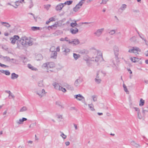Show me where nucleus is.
Instances as JSON below:
<instances>
[{
	"mask_svg": "<svg viewBox=\"0 0 148 148\" xmlns=\"http://www.w3.org/2000/svg\"><path fill=\"white\" fill-rule=\"evenodd\" d=\"M140 146L138 144H137V143H136V144H135L134 147H136V148H138L139 147H140Z\"/></svg>",
	"mask_w": 148,
	"mask_h": 148,
	"instance_id": "nucleus-58",
	"label": "nucleus"
},
{
	"mask_svg": "<svg viewBox=\"0 0 148 148\" xmlns=\"http://www.w3.org/2000/svg\"><path fill=\"white\" fill-rule=\"evenodd\" d=\"M53 85L54 86L56 90H59L60 87V86L58 83L55 82L53 84Z\"/></svg>",
	"mask_w": 148,
	"mask_h": 148,
	"instance_id": "nucleus-19",
	"label": "nucleus"
},
{
	"mask_svg": "<svg viewBox=\"0 0 148 148\" xmlns=\"http://www.w3.org/2000/svg\"><path fill=\"white\" fill-rule=\"evenodd\" d=\"M64 6V4L60 3L57 5L56 7V10L57 11H60Z\"/></svg>",
	"mask_w": 148,
	"mask_h": 148,
	"instance_id": "nucleus-11",
	"label": "nucleus"
},
{
	"mask_svg": "<svg viewBox=\"0 0 148 148\" xmlns=\"http://www.w3.org/2000/svg\"><path fill=\"white\" fill-rule=\"evenodd\" d=\"M19 38V37L17 35H15L10 38L11 43L13 44H14L16 41Z\"/></svg>",
	"mask_w": 148,
	"mask_h": 148,
	"instance_id": "nucleus-8",
	"label": "nucleus"
},
{
	"mask_svg": "<svg viewBox=\"0 0 148 148\" xmlns=\"http://www.w3.org/2000/svg\"><path fill=\"white\" fill-rule=\"evenodd\" d=\"M144 101L142 99H141L140 101L139 106H142L144 105Z\"/></svg>",
	"mask_w": 148,
	"mask_h": 148,
	"instance_id": "nucleus-36",
	"label": "nucleus"
},
{
	"mask_svg": "<svg viewBox=\"0 0 148 148\" xmlns=\"http://www.w3.org/2000/svg\"><path fill=\"white\" fill-rule=\"evenodd\" d=\"M27 110V108L25 106H23L21 108L19 112H20L26 111Z\"/></svg>",
	"mask_w": 148,
	"mask_h": 148,
	"instance_id": "nucleus-30",
	"label": "nucleus"
},
{
	"mask_svg": "<svg viewBox=\"0 0 148 148\" xmlns=\"http://www.w3.org/2000/svg\"><path fill=\"white\" fill-rule=\"evenodd\" d=\"M73 56L75 60H77L80 56L79 54H77L75 53H73Z\"/></svg>",
	"mask_w": 148,
	"mask_h": 148,
	"instance_id": "nucleus-31",
	"label": "nucleus"
},
{
	"mask_svg": "<svg viewBox=\"0 0 148 148\" xmlns=\"http://www.w3.org/2000/svg\"><path fill=\"white\" fill-rule=\"evenodd\" d=\"M137 117H138V118L140 119H141L143 118V116L141 115V113L140 112V111H139L138 112Z\"/></svg>",
	"mask_w": 148,
	"mask_h": 148,
	"instance_id": "nucleus-40",
	"label": "nucleus"
},
{
	"mask_svg": "<svg viewBox=\"0 0 148 148\" xmlns=\"http://www.w3.org/2000/svg\"><path fill=\"white\" fill-rule=\"evenodd\" d=\"M29 69H32V70H34L36 69L31 64H28L27 65Z\"/></svg>",
	"mask_w": 148,
	"mask_h": 148,
	"instance_id": "nucleus-37",
	"label": "nucleus"
},
{
	"mask_svg": "<svg viewBox=\"0 0 148 148\" xmlns=\"http://www.w3.org/2000/svg\"><path fill=\"white\" fill-rule=\"evenodd\" d=\"M59 90L62 91L64 92H65L66 91V90L65 88L61 86H60Z\"/></svg>",
	"mask_w": 148,
	"mask_h": 148,
	"instance_id": "nucleus-45",
	"label": "nucleus"
},
{
	"mask_svg": "<svg viewBox=\"0 0 148 148\" xmlns=\"http://www.w3.org/2000/svg\"><path fill=\"white\" fill-rule=\"evenodd\" d=\"M43 58V57L41 54H38L36 56V59L37 60H42Z\"/></svg>",
	"mask_w": 148,
	"mask_h": 148,
	"instance_id": "nucleus-28",
	"label": "nucleus"
},
{
	"mask_svg": "<svg viewBox=\"0 0 148 148\" xmlns=\"http://www.w3.org/2000/svg\"><path fill=\"white\" fill-rule=\"evenodd\" d=\"M31 29L33 31H36L37 30H39L40 27H31Z\"/></svg>",
	"mask_w": 148,
	"mask_h": 148,
	"instance_id": "nucleus-35",
	"label": "nucleus"
},
{
	"mask_svg": "<svg viewBox=\"0 0 148 148\" xmlns=\"http://www.w3.org/2000/svg\"><path fill=\"white\" fill-rule=\"evenodd\" d=\"M55 104L56 105L60 106L61 109H63L64 108V106L62 104L61 102L59 101H56Z\"/></svg>",
	"mask_w": 148,
	"mask_h": 148,
	"instance_id": "nucleus-17",
	"label": "nucleus"
},
{
	"mask_svg": "<svg viewBox=\"0 0 148 148\" xmlns=\"http://www.w3.org/2000/svg\"><path fill=\"white\" fill-rule=\"evenodd\" d=\"M72 2L73 1H68L65 2L64 4H67L69 5L71 4Z\"/></svg>",
	"mask_w": 148,
	"mask_h": 148,
	"instance_id": "nucleus-42",
	"label": "nucleus"
},
{
	"mask_svg": "<svg viewBox=\"0 0 148 148\" xmlns=\"http://www.w3.org/2000/svg\"><path fill=\"white\" fill-rule=\"evenodd\" d=\"M15 3L16 5L17 6H18L19 5V3H21V1H16L15 2Z\"/></svg>",
	"mask_w": 148,
	"mask_h": 148,
	"instance_id": "nucleus-50",
	"label": "nucleus"
},
{
	"mask_svg": "<svg viewBox=\"0 0 148 148\" xmlns=\"http://www.w3.org/2000/svg\"><path fill=\"white\" fill-rule=\"evenodd\" d=\"M18 75L15 73H12L11 75V79H14L17 78L18 77Z\"/></svg>",
	"mask_w": 148,
	"mask_h": 148,
	"instance_id": "nucleus-20",
	"label": "nucleus"
},
{
	"mask_svg": "<svg viewBox=\"0 0 148 148\" xmlns=\"http://www.w3.org/2000/svg\"><path fill=\"white\" fill-rule=\"evenodd\" d=\"M141 50L138 47H132V49H130L128 50V52L129 53H133L135 54H138V52H140Z\"/></svg>",
	"mask_w": 148,
	"mask_h": 148,
	"instance_id": "nucleus-4",
	"label": "nucleus"
},
{
	"mask_svg": "<svg viewBox=\"0 0 148 148\" xmlns=\"http://www.w3.org/2000/svg\"><path fill=\"white\" fill-rule=\"evenodd\" d=\"M123 87L124 91L126 92V93L127 94H129V91L128 90L127 88V87L125 84H123Z\"/></svg>",
	"mask_w": 148,
	"mask_h": 148,
	"instance_id": "nucleus-32",
	"label": "nucleus"
},
{
	"mask_svg": "<svg viewBox=\"0 0 148 148\" xmlns=\"http://www.w3.org/2000/svg\"><path fill=\"white\" fill-rule=\"evenodd\" d=\"M56 27V25H53L51 26H49L48 27V28H52L53 27Z\"/></svg>",
	"mask_w": 148,
	"mask_h": 148,
	"instance_id": "nucleus-61",
	"label": "nucleus"
},
{
	"mask_svg": "<svg viewBox=\"0 0 148 148\" xmlns=\"http://www.w3.org/2000/svg\"><path fill=\"white\" fill-rule=\"evenodd\" d=\"M113 49L115 58L116 59H119L118 56L119 53V47L116 45H114L113 47Z\"/></svg>",
	"mask_w": 148,
	"mask_h": 148,
	"instance_id": "nucleus-3",
	"label": "nucleus"
},
{
	"mask_svg": "<svg viewBox=\"0 0 148 148\" xmlns=\"http://www.w3.org/2000/svg\"><path fill=\"white\" fill-rule=\"evenodd\" d=\"M27 120V119L26 118H23L22 119H20L19 120L16 121V122L18 124H21L23 123L24 121H26Z\"/></svg>",
	"mask_w": 148,
	"mask_h": 148,
	"instance_id": "nucleus-16",
	"label": "nucleus"
},
{
	"mask_svg": "<svg viewBox=\"0 0 148 148\" xmlns=\"http://www.w3.org/2000/svg\"><path fill=\"white\" fill-rule=\"evenodd\" d=\"M108 33L110 35H113L115 33V31L114 30H111Z\"/></svg>",
	"mask_w": 148,
	"mask_h": 148,
	"instance_id": "nucleus-39",
	"label": "nucleus"
},
{
	"mask_svg": "<svg viewBox=\"0 0 148 148\" xmlns=\"http://www.w3.org/2000/svg\"><path fill=\"white\" fill-rule=\"evenodd\" d=\"M65 86H66V88L68 89L72 90L73 88L72 86L68 84H66Z\"/></svg>",
	"mask_w": 148,
	"mask_h": 148,
	"instance_id": "nucleus-46",
	"label": "nucleus"
},
{
	"mask_svg": "<svg viewBox=\"0 0 148 148\" xmlns=\"http://www.w3.org/2000/svg\"><path fill=\"white\" fill-rule=\"evenodd\" d=\"M130 40L132 42H135L136 40V39L135 36H133L130 39Z\"/></svg>",
	"mask_w": 148,
	"mask_h": 148,
	"instance_id": "nucleus-44",
	"label": "nucleus"
},
{
	"mask_svg": "<svg viewBox=\"0 0 148 148\" xmlns=\"http://www.w3.org/2000/svg\"><path fill=\"white\" fill-rule=\"evenodd\" d=\"M148 112V111L146 109H145L144 108H143V110H142V113L143 114V116H145V112Z\"/></svg>",
	"mask_w": 148,
	"mask_h": 148,
	"instance_id": "nucleus-52",
	"label": "nucleus"
},
{
	"mask_svg": "<svg viewBox=\"0 0 148 148\" xmlns=\"http://www.w3.org/2000/svg\"><path fill=\"white\" fill-rule=\"evenodd\" d=\"M62 49L63 52L64 53V54L65 55H67L70 51V49L68 48H67L65 45L62 46Z\"/></svg>",
	"mask_w": 148,
	"mask_h": 148,
	"instance_id": "nucleus-9",
	"label": "nucleus"
},
{
	"mask_svg": "<svg viewBox=\"0 0 148 148\" xmlns=\"http://www.w3.org/2000/svg\"><path fill=\"white\" fill-rule=\"evenodd\" d=\"M51 6V5H44V8H45L47 10H48L50 7Z\"/></svg>",
	"mask_w": 148,
	"mask_h": 148,
	"instance_id": "nucleus-49",
	"label": "nucleus"
},
{
	"mask_svg": "<svg viewBox=\"0 0 148 148\" xmlns=\"http://www.w3.org/2000/svg\"><path fill=\"white\" fill-rule=\"evenodd\" d=\"M101 79L99 77V73L98 72L97 73L95 79V81L97 84H99L101 83Z\"/></svg>",
	"mask_w": 148,
	"mask_h": 148,
	"instance_id": "nucleus-10",
	"label": "nucleus"
},
{
	"mask_svg": "<svg viewBox=\"0 0 148 148\" xmlns=\"http://www.w3.org/2000/svg\"><path fill=\"white\" fill-rule=\"evenodd\" d=\"M34 92L40 98L45 96L47 93L44 89L40 88H37L35 91Z\"/></svg>",
	"mask_w": 148,
	"mask_h": 148,
	"instance_id": "nucleus-1",
	"label": "nucleus"
},
{
	"mask_svg": "<svg viewBox=\"0 0 148 148\" xmlns=\"http://www.w3.org/2000/svg\"><path fill=\"white\" fill-rule=\"evenodd\" d=\"M60 133H61L60 135V136L62 137L64 139H66V136L65 135L63 132H62L60 131Z\"/></svg>",
	"mask_w": 148,
	"mask_h": 148,
	"instance_id": "nucleus-33",
	"label": "nucleus"
},
{
	"mask_svg": "<svg viewBox=\"0 0 148 148\" xmlns=\"http://www.w3.org/2000/svg\"><path fill=\"white\" fill-rule=\"evenodd\" d=\"M81 6L79 5L78 3L73 8V10L75 12H77L78 10L80 9V8L81 7Z\"/></svg>",
	"mask_w": 148,
	"mask_h": 148,
	"instance_id": "nucleus-22",
	"label": "nucleus"
},
{
	"mask_svg": "<svg viewBox=\"0 0 148 148\" xmlns=\"http://www.w3.org/2000/svg\"><path fill=\"white\" fill-rule=\"evenodd\" d=\"M84 1H83L82 0H81L78 3L79 5L82 6L83 5V4L84 3Z\"/></svg>",
	"mask_w": 148,
	"mask_h": 148,
	"instance_id": "nucleus-54",
	"label": "nucleus"
},
{
	"mask_svg": "<svg viewBox=\"0 0 148 148\" xmlns=\"http://www.w3.org/2000/svg\"><path fill=\"white\" fill-rule=\"evenodd\" d=\"M30 5L29 6V8H31L33 6V5H34L32 0H30Z\"/></svg>",
	"mask_w": 148,
	"mask_h": 148,
	"instance_id": "nucleus-51",
	"label": "nucleus"
},
{
	"mask_svg": "<svg viewBox=\"0 0 148 148\" xmlns=\"http://www.w3.org/2000/svg\"><path fill=\"white\" fill-rule=\"evenodd\" d=\"M37 85L40 88H42L43 87H44L45 85L43 83V80H41L38 82L37 83Z\"/></svg>",
	"mask_w": 148,
	"mask_h": 148,
	"instance_id": "nucleus-13",
	"label": "nucleus"
},
{
	"mask_svg": "<svg viewBox=\"0 0 148 148\" xmlns=\"http://www.w3.org/2000/svg\"><path fill=\"white\" fill-rule=\"evenodd\" d=\"M104 30L103 28L98 29L94 32V34L96 36L99 37L101 36Z\"/></svg>",
	"mask_w": 148,
	"mask_h": 148,
	"instance_id": "nucleus-6",
	"label": "nucleus"
},
{
	"mask_svg": "<svg viewBox=\"0 0 148 148\" xmlns=\"http://www.w3.org/2000/svg\"><path fill=\"white\" fill-rule=\"evenodd\" d=\"M42 66L44 68H46V67H47V68H48V63H46L43 64L42 65Z\"/></svg>",
	"mask_w": 148,
	"mask_h": 148,
	"instance_id": "nucleus-57",
	"label": "nucleus"
},
{
	"mask_svg": "<svg viewBox=\"0 0 148 148\" xmlns=\"http://www.w3.org/2000/svg\"><path fill=\"white\" fill-rule=\"evenodd\" d=\"M74 96L75 98L78 101H83L85 100L84 97L80 94L74 95Z\"/></svg>",
	"mask_w": 148,
	"mask_h": 148,
	"instance_id": "nucleus-7",
	"label": "nucleus"
},
{
	"mask_svg": "<svg viewBox=\"0 0 148 148\" xmlns=\"http://www.w3.org/2000/svg\"><path fill=\"white\" fill-rule=\"evenodd\" d=\"M108 0H102V3H103V4H106Z\"/></svg>",
	"mask_w": 148,
	"mask_h": 148,
	"instance_id": "nucleus-63",
	"label": "nucleus"
},
{
	"mask_svg": "<svg viewBox=\"0 0 148 148\" xmlns=\"http://www.w3.org/2000/svg\"><path fill=\"white\" fill-rule=\"evenodd\" d=\"M57 53L56 51H52L51 54V58L56 59L57 57Z\"/></svg>",
	"mask_w": 148,
	"mask_h": 148,
	"instance_id": "nucleus-18",
	"label": "nucleus"
},
{
	"mask_svg": "<svg viewBox=\"0 0 148 148\" xmlns=\"http://www.w3.org/2000/svg\"><path fill=\"white\" fill-rule=\"evenodd\" d=\"M77 25V24L76 23V21H75V22L73 23H72L71 24V26L72 27H74L75 26H76V25Z\"/></svg>",
	"mask_w": 148,
	"mask_h": 148,
	"instance_id": "nucleus-41",
	"label": "nucleus"
},
{
	"mask_svg": "<svg viewBox=\"0 0 148 148\" xmlns=\"http://www.w3.org/2000/svg\"><path fill=\"white\" fill-rule=\"evenodd\" d=\"M81 81L80 79H77L75 81L74 85L76 86H77L79 85V83L81 82Z\"/></svg>",
	"mask_w": 148,
	"mask_h": 148,
	"instance_id": "nucleus-25",
	"label": "nucleus"
},
{
	"mask_svg": "<svg viewBox=\"0 0 148 148\" xmlns=\"http://www.w3.org/2000/svg\"><path fill=\"white\" fill-rule=\"evenodd\" d=\"M112 62L113 63V64L112 65V66L113 68L115 70H117L118 69V65L117 64L116 65L115 64L114 60H112Z\"/></svg>",
	"mask_w": 148,
	"mask_h": 148,
	"instance_id": "nucleus-26",
	"label": "nucleus"
},
{
	"mask_svg": "<svg viewBox=\"0 0 148 148\" xmlns=\"http://www.w3.org/2000/svg\"><path fill=\"white\" fill-rule=\"evenodd\" d=\"M71 44H73V45H76L79 44L80 43V41L79 40L77 39H72L71 41Z\"/></svg>",
	"mask_w": 148,
	"mask_h": 148,
	"instance_id": "nucleus-12",
	"label": "nucleus"
},
{
	"mask_svg": "<svg viewBox=\"0 0 148 148\" xmlns=\"http://www.w3.org/2000/svg\"><path fill=\"white\" fill-rule=\"evenodd\" d=\"M95 50V52L97 53V56H99V58L103 59L102 53L99 50Z\"/></svg>",
	"mask_w": 148,
	"mask_h": 148,
	"instance_id": "nucleus-14",
	"label": "nucleus"
},
{
	"mask_svg": "<svg viewBox=\"0 0 148 148\" xmlns=\"http://www.w3.org/2000/svg\"><path fill=\"white\" fill-rule=\"evenodd\" d=\"M136 143L134 141H132L131 142V144L132 145L134 146L135 144H136Z\"/></svg>",
	"mask_w": 148,
	"mask_h": 148,
	"instance_id": "nucleus-56",
	"label": "nucleus"
},
{
	"mask_svg": "<svg viewBox=\"0 0 148 148\" xmlns=\"http://www.w3.org/2000/svg\"><path fill=\"white\" fill-rule=\"evenodd\" d=\"M93 100L94 101H97V97L96 95H93L92 96Z\"/></svg>",
	"mask_w": 148,
	"mask_h": 148,
	"instance_id": "nucleus-47",
	"label": "nucleus"
},
{
	"mask_svg": "<svg viewBox=\"0 0 148 148\" xmlns=\"http://www.w3.org/2000/svg\"><path fill=\"white\" fill-rule=\"evenodd\" d=\"M126 7V5L125 4H123L120 8V9L123 11L124 10Z\"/></svg>",
	"mask_w": 148,
	"mask_h": 148,
	"instance_id": "nucleus-38",
	"label": "nucleus"
},
{
	"mask_svg": "<svg viewBox=\"0 0 148 148\" xmlns=\"http://www.w3.org/2000/svg\"><path fill=\"white\" fill-rule=\"evenodd\" d=\"M1 23L2 25H3V24H5V25H3L4 26L6 27L7 28L10 27L11 26V25L8 23L1 22Z\"/></svg>",
	"mask_w": 148,
	"mask_h": 148,
	"instance_id": "nucleus-27",
	"label": "nucleus"
},
{
	"mask_svg": "<svg viewBox=\"0 0 148 148\" xmlns=\"http://www.w3.org/2000/svg\"><path fill=\"white\" fill-rule=\"evenodd\" d=\"M0 66L3 68H6L8 67V66L5 65V64H2L1 63H0Z\"/></svg>",
	"mask_w": 148,
	"mask_h": 148,
	"instance_id": "nucleus-53",
	"label": "nucleus"
},
{
	"mask_svg": "<svg viewBox=\"0 0 148 148\" xmlns=\"http://www.w3.org/2000/svg\"><path fill=\"white\" fill-rule=\"evenodd\" d=\"M49 20L50 21H55V18L53 17L50 18L49 19Z\"/></svg>",
	"mask_w": 148,
	"mask_h": 148,
	"instance_id": "nucleus-59",
	"label": "nucleus"
},
{
	"mask_svg": "<svg viewBox=\"0 0 148 148\" xmlns=\"http://www.w3.org/2000/svg\"><path fill=\"white\" fill-rule=\"evenodd\" d=\"M88 106L90 108V110L92 111H94L95 110V109L94 108V105L92 103L90 104H88Z\"/></svg>",
	"mask_w": 148,
	"mask_h": 148,
	"instance_id": "nucleus-29",
	"label": "nucleus"
},
{
	"mask_svg": "<svg viewBox=\"0 0 148 148\" xmlns=\"http://www.w3.org/2000/svg\"><path fill=\"white\" fill-rule=\"evenodd\" d=\"M136 57H134L133 58H131L130 59L133 62H137V61L136 60Z\"/></svg>",
	"mask_w": 148,
	"mask_h": 148,
	"instance_id": "nucleus-48",
	"label": "nucleus"
},
{
	"mask_svg": "<svg viewBox=\"0 0 148 148\" xmlns=\"http://www.w3.org/2000/svg\"><path fill=\"white\" fill-rule=\"evenodd\" d=\"M0 58L5 62H11L13 63H16L17 60L13 58L10 59V58L8 56H0Z\"/></svg>",
	"mask_w": 148,
	"mask_h": 148,
	"instance_id": "nucleus-2",
	"label": "nucleus"
},
{
	"mask_svg": "<svg viewBox=\"0 0 148 148\" xmlns=\"http://www.w3.org/2000/svg\"><path fill=\"white\" fill-rule=\"evenodd\" d=\"M84 60L86 61V63L88 66H90L91 65L90 61L91 60H88V59H84Z\"/></svg>",
	"mask_w": 148,
	"mask_h": 148,
	"instance_id": "nucleus-34",
	"label": "nucleus"
},
{
	"mask_svg": "<svg viewBox=\"0 0 148 148\" xmlns=\"http://www.w3.org/2000/svg\"><path fill=\"white\" fill-rule=\"evenodd\" d=\"M103 60V59H101L99 58V57L98 56H96L95 57H93L91 58V60L93 61H95V62H97L99 61H101Z\"/></svg>",
	"mask_w": 148,
	"mask_h": 148,
	"instance_id": "nucleus-15",
	"label": "nucleus"
},
{
	"mask_svg": "<svg viewBox=\"0 0 148 148\" xmlns=\"http://www.w3.org/2000/svg\"><path fill=\"white\" fill-rule=\"evenodd\" d=\"M64 40H65V41H67V42H69V44H71V40H70L67 37H66L64 38Z\"/></svg>",
	"mask_w": 148,
	"mask_h": 148,
	"instance_id": "nucleus-43",
	"label": "nucleus"
},
{
	"mask_svg": "<svg viewBox=\"0 0 148 148\" xmlns=\"http://www.w3.org/2000/svg\"><path fill=\"white\" fill-rule=\"evenodd\" d=\"M27 40L26 46L27 45L29 46L32 45L33 44L32 41L28 38Z\"/></svg>",
	"mask_w": 148,
	"mask_h": 148,
	"instance_id": "nucleus-24",
	"label": "nucleus"
},
{
	"mask_svg": "<svg viewBox=\"0 0 148 148\" xmlns=\"http://www.w3.org/2000/svg\"><path fill=\"white\" fill-rule=\"evenodd\" d=\"M70 31L72 34H75L78 32V30L77 28H74V29H70Z\"/></svg>",
	"mask_w": 148,
	"mask_h": 148,
	"instance_id": "nucleus-21",
	"label": "nucleus"
},
{
	"mask_svg": "<svg viewBox=\"0 0 148 148\" xmlns=\"http://www.w3.org/2000/svg\"><path fill=\"white\" fill-rule=\"evenodd\" d=\"M133 108L134 109L135 111H136L138 112H139L140 111V110H139V108H137L136 107H133Z\"/></svg>",
	"mask_w": 148,
	"mask_h": 148,
	"instance_id": "nucleus-60",
	"label": "nucleus"
},
{
	"mask_svg": "<svg viewBox=\"0 0 148 148\" xmlns=\"http://www.w3.org/2000/svg\"><path fill=\"white\" fill-rule=\"evenodd\" d=\"M5 74L7 75H9L10 74V73L8 70H5Z\"/></svg>",
	"mask_w": 148,
	"mask_h": 148,
	"instance_id": "nucleus-55",
	"label": "nucleus"
},
{
	"mask_svg": "<svg viewBox=\"0 0 148 148\" xmlns=\"http://www.w3.org/2000/svg\"><path fill=\"white\" fill-rule=\"evenodd\" d=\"M65 144L66 146H68L70 145V143L69 141H67L65 142Z\"/></svg>",
	"mask_w": 148,
	"mask_h": 148,
	"instance_id": "nucleus-62",
	"label": "nucleus"
},
{
	"mask_svg": "<svg viewBox=\"0 0 148 148\" xmlns=\"http://www.w3.org/2000/svg\"><path fill=\"white\" fill-rule=\"evenodd\" d=\"M27 40V37L26 36H23L21 38L19 41L23 46L26 47Z\"/></svg>",
	"mask_w": 148,
	"mask_h": 148,
	"instance_id": "nucleus-5",
	"label": "nucleus"
},
{
	"mask_svg": "<svg viewBox=\"0 0 148 148\" xmlns=\"http://www.w3.org/2000/svg\"><path fill=\"white\" fill-rule=\"evenodd\" d=\"M33 16L34 19L35 20V22H37L38 17L37 16L36 17L34 15Z\"/></svg>",
	"mask_w": 148,
	"mask_h": 148,
	"instance_id": "nucleus-64",
	"label": "nucleus"
},
{
	"mask_svg": "<svg viewBox=\"0 0 148 148\" xmlns=\"http://www.w3.org/2000/svg\"><path fill=\"white\" fill-rule=\"evenodd\" d=\"M55 66V64L53 62H50L48 63V69L53 68Z\"/></svg>",
	"mask_w": 148,
	"mask_h": 148,
	"instance_id": "nucleus-23",
	"label": "nucleus"
}]
</instances>
